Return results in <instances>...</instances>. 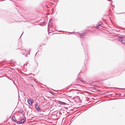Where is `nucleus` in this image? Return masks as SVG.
<instances>
[{"label":"nucleus","instance_id":"f257e3e1","mask_svg":"<svg viewBox=\"0 0 125 125\" xmlns=\"http://www.w3.org/2000/svg\"><path fill=\"white\" fill-rule=\"evenodd\" d=\"M28 102L30 105L33 102V100L32 99H29L28 100Z\"/></svg>","mask_w":125,"mask_h":125},{"label":"nucleus","instance_id":"f03ea898","mask_svg":"<svg viewBox=\"0 0 125 125\" xmlns=\"http://www.w3.org/2000/svg\"><path fill=\"white\" fill-rule=\"evenodd\" d=\"M25 121V120L23 119L21 120L20 121H18L17 122V124H20L24 122Z\"/></svg>","mask_w":125,"mask_h":125},{"label":"nucleus","instance_id":"7ed1b4c3","mask_svg":"<svg viewBox=\"0 0 125 125\" xmlns=\"http://www.w3.org/2000/svg\"><path fill=\"white\" fill-rule=\"evenodd\" d=\"M35 107L38 110H40V108L39 107V106L37 104H36Z\"/></svg>","mask_w":125,"mask_h":125},{"label":"nucleus","instance_id":"20e7f679","mask_svg":"<svg viewBox=\"0 0 125 125\" xmlns=\"http://www.w3.org/2000/svg\"><path fill=\"white\" fill-rule=\"evenodd\" d=\"M60 104H64L65 105L66 104V103H65L61 101H60L58 102Z\"/></svg>","mask_w":125,"mask_h":125},{"label":"nucleus","instance_id":"39448f33","mask_svg":"<svg viewBox=\"0 0 125 125\" xmlns=\"http://www.w3.org/2000/svg\"><path fill=\"white\" fill-rule=\"evenodd\" d=\"M12 119L13 120H15V117H13V118H12Z\"/></svg>","mask_w":125,"mask_h":125},{"label":"nucleus","instance_id":"423d86ee","mask_svg":"<svg viewBox=\"0 0 125 125\" xmlns=\"http://www.w3.org/2000/svg\"><path fill=\"white\" fill-rule=\"evenodd\" d=\"M98 26H99V25H97L96 26V28H97L98 27H99Z\"/></svg>","mask_w":125,"mask_h":125},{"label":"nucleus","instance_id":"0eeeda50","mask_svg":"<svg viewBox=\"0 0 125 125\" xmlns=\"http://www.w3.org/2000/svg\"><path fill=\"white\" fill-rule=\"evenodd\" d=\"M51 104H53V103L52 102H51Z\"/></svg>","mask_w":125,"mask_h":125}]
</instances>
